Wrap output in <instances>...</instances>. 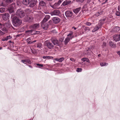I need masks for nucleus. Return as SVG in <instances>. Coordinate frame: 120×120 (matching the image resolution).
<instances>
[{"label": "nucleus", "instance_id": "nucleus-1", "mask_svg": "<svg viewBox=\"0 0 120 120\" xmlns=\"http://www.w3.org/2000/svg\"><path fill=\"white\" fill-rule=\"evenodd\" d=\"M14 16L12 17L13 23L14 26L15 27H17L21 25L22 22L18 18L16 17V15H14Z\"/></svg>", "mask_w": 120, "mask_h": 120}, {"label": "nucleus", "instance_id": "nucleus-2", "mask_svg": "<svg viewBox=\"0 0 120 120\" xmlns=\"http://www.w3.org/2000/svg\"><path fill=\"white\" fill-rule=\"evenodd\" d=\"M65 15L67 18L69 19H71L73 18V13L72 12L70 11H66L65 13Z\"/></svg>", "mask_w": 120, "mask_h": 120}, {"label": "nucleus", "instance_id": "nucleus-3", "mask_svg": "<svg viewBox=\"0 0 120 120\" xmlns=\"http://www.w3.org/2000/svg\"><path fill=\"white\" fill-rule=\"evenodd\" d=\"M17 16L20 18H22L25 15V14L23 11L21 9L18 10L16 12Z\"/></svg>", "mask_w": 120, "mask_h": 120}, {"label": "nucleus", "instance_id": "nucleus-4", "mask_svg": "<svg viewBox=\"0 0 120 120\" xmlns=\"http://www.w3.org/2000/svg\"><path fill=\"white\" fill-rule=\"evenodd\" d=\"M46 22H42V21L41 22V27L44 29L46 30L48 28L49 24L48 23L50 22L49 21V22H48V23H45Z\"/></svg>", "mask_w": 120, "mask_h": 120}, {"label": "nucleus", "instance_id": "nucleus-5", "mask_svg": "<svg viewBox=\"0 0 120 120\" xmlns=\"http://www.w3.org/2000/svg\"><path fill=\"white\" fill-rule=\"evenodd\" d=\"M45 43H46V45L47 46L48 48L49 49H52L54 45L51 42H50L49 40L45 41Z\"/></svg>", "mask_w": 120, "mask_h": 120}, {"label": "nucleus", "instance_id": "nucleus-6", "mask_svg": "<svg viewBox=\"0 0 120 120\" xmlns=\"http://www.w3.org/2000/svg\"><path fill=\"white\" fill-rule=\"evenodd\" d=\"M1 15H2V18L4 20H7L9 19L10 15L9 14L5 13L4 14H1Z\"/></svg>", "mask_w": 120, "mask_h": 120}, {"label": "nucleus", "instance_id": "nucleus-7", "mask_svg": "<svg viewBox=\"0 0 120 120\" xmlns=\"http://www.w3.org/2000/svg\"><path fill=\"white\" fill-rule=\"evenodd\" d=\"M37 2L36 0H31L30 1L28 6L31 7H33L36 5Z\"/></svg>", "mask_w": 120, "mask_h": 120}, {"label": "nucleus", "instance_id": "nucleus-8", "mask_svg": "<svg viewBox=\"0 0 120 120\" xmlns=\"http://www.w3.org/2000/svg\"><path fill=\"white\" fill-rule=\"evenodd\" d=\"M60 14V12L59 10H55L51 13V15H59Z\"/></svg>", "mask_w": 120, "mask_h": 120}, {"label": "nucleus", "instance_id": "nucleus-9", "mask_svg": "<svg viewBox=\"0 0 120 120\" xmlns=\"http://www.w3.org/2000/svg\"><path fill=\"white\" fill-rule=\"evenodd\" d=\"M51 39L52 42L54 45H58V42L56 38H52Z\"/></svg>", "mask_w": 120, "mask_h": 120}, {"label": "nucleus", "instance_id": "nucleus-10", "mask_svg": "<svg viewBox=\"0 0 120 120\" xmlns=\"http://www.w3.org/2000/svg\"><path fill=\"white\" fill-rule=\"evenodd\" d=\"M71 3V1L69 0H66L63 3L61 6L62 7L64 6L69 4Z\"/></svg>", "mask_w": 120, "mask_h": 120}, {"label": "nucleus", "instance_id": "nucleus-11", "mask_svg": "<svg viewBox=\"0 0 120 120\" xmlns=\"http://www.w3.org/2000/svg\"><path fill=\"white\" fill-rule=\"evenodd\" d=\"M54 23L56 24L59 22L60 21V19L57 17H54L52 19Z\"/></svg>", "mask_w": 120, "mask_h": 120}, {"label": "nucleus", "instance_id": "nucleus-12", "mask_svg": "<svg viewBox=\"0 0 120 120\" xmlns=\"http://www.w3.org/2000/svg\"><path fill=\"white\" fill-rule=\"evenodd\" d=\"M40 25L39 23H36L32 25L31 27L33 30L37 29L39 28Z\"/></svg>", "mask_w": 120, "mask_h": 120}, {"label": "nucleus", "instance_id": "nucleus-13", "mask_svg": "<svg viewBox=\"0 0 120 120\" xmlns=\"http://www.w3.org/2000/svg\"><path fill=\"white\" fill-rule=\"evenodd\" d=\"M62 2V1L61 0H59L57 3L55 4L53 6V8L55 9L57 8H58V6H59Z\"/></svg>", "mask_w": 120, "mask_h": 120}, {"label": "nucleus", "instance_id": "nucleus-14", "mask_svg": "<svg viewBox=\"0 0 120 120\" xmlns=\"http://www.w3.org/2000/svg\"><path fill=\"white\" fill-rule=\"evenodd\" d=\"M113 39L116 41H120V34H115L114 36Z\"/></svg>", "mask_w": 120, "mask_h": 120}, {"label": "nucleus", "instance_id": "nucleus-15", "mask_svg": "<svg viewBox=\"0 0 120 120\" xmlns=\"http://www.w3.org/2000/svg\"><path fill=\"white\" fill-rule=\"evenodd\" d=\"M21 62L25 64H26V63H28L29 64H30L31 62L30 60L27 59L24 60H22Z\"/></svg>", "mask_w": 120, "mask_h": 120}, {"label": "nucleus", "instance_id": "nucleus-16", "mask_svg": "<svg viewBox=\"0 0 120 120\" xmlns=\"http://www.w3.org/2000/svg\"><path fill=\"white\" fill-rule=\"evenodd\" d=\"M33 18L31 16H29L26 17V20L28 22H31Z\"/></svg>", "mask_w": 120, "mask_h": 120}, {"label": "nucleus", "instance_id": "nucleus-17", "mask_svg": "<svg viewBox=\"0 0 120 120\" xmlns=\"http://www.w3.org/2000/svg\"><path fill=\"white\" fill-rule=\"evenodd\" d=\"M30 0H23L22 3L24 5L27 6L28 5Z\"/></svg>", "mask_w": 120, "mask_h": 120}, {"label": "nucleus", "instance_id": "nucleus-18", "mask_svg": "<svg viewBox=\"0 0 120 120\" xmlns=\"http://www.w3.org/2000/svg\"><path fill=\"white\" fill-rule=\"evenodd\" d=\"M50 16L49 15H46L45 17L42 21V22H46L49 19Z\"/></svg>", "mask_w": 120, "mask_h": 120}, {"label": "nucleus", "instance_id": "nucleus-19", "mask_svg": "<svg viewBox=\"0 0 120 120\" xmlns=\"http://www.w3.org/2000/svg\"><path fill=\"white\" fill-rule=\"evenodd\" d=\"M109 44L110 46L112 48H116V44H114L113 43L112 41H110L109 42Z\"/></svg>", "mask_w": 120, "mask_h": 120}, {"label": "nucleus", "instance_id": "nucleus-20", "mask_svg": "<svg viewBox=\"0 0 120 120\" xmlns=\"http://www.w3.org/2000/svg\"><path fill=\"white\" fill-rule=\"evenodd\" d=\"M101 27L99 26V25L98 24L94 28L92 32H95L96 31L98 30Z\"/></svg>", "mask_w": 120, "mask_h": 120}, {"label": "nucleus", "instance_id": "nucleus-21", "mask_svg": "<svg viewBox=\"0 0 120 120\" xmlns=\"http://www.w3.org/2000/svg\"><path fill=\"white\" fill-rule=\"evenodd\" d=\"M12 38V37L10 36H8L6 37H4L2 39L3 41H7L8 39H11Z\"/></svg>", "mask_w": 120, "mask_h": 120}, {"label": "nucleus", "instance_id": "nucleus-22", "mask_svg": "<svg viewBox=\"0 0 120 120\" xmlns=\"http://www.w3.org/2000/svg\"><path fill=\"white\" fill-rule=\"evenodd\" d=\"M64 57H61L60 58L58 59V58H56L54 59V60L56 61H58L60 62H62V61H63L64 60Z\"/></svg>", "mask_w": 120, "mask_h": 120}, {"label": "nucleus", "instance_id": "nucleus-23", "mask_svg": "<svg viewBox=\"0 0 120 120\" xmlns=\"http://www.w3.org/2000/svg\"><path fill=\"white\" fill-rule=\"evenodd\" d=\"M120 30V28L119 26H116L113 29L114 32H118Z\"/></svg>", "mask_w": 120, "mask_h": 120}, {"label": "nucleus", "instance_id": "nucleus-24", "mask_svg": "<svg viewBox=\"0 0 120 120\" xmlns=\"http://www.w3.org/2000/svg\"><path fill=\"white\" fill-rule=\"evenodd\" d=\"M80 8H79L74 9L73 10V11L76 14H77L79 11Z\"/></svg>", "mask_w": 120, "mask_h": 120}, {"label": "nucleus", "instance_id": "nucleus-25", "mask_svg": "<svg viewBox=\"0 0 120 120\" xmlns=\"http://www.w3.org/2000/svg\"><path fill=\"white\" fill-rule=\"evenodd\" d=\"M8 10L10 13H11L14 11L13 8L11 6L9 8Z\"/></svg>", "mask_w": 120, "mask_h": 120}, {"label": "nucleus", "instance_id": "nucleus-26", "mask_svg": "<svg viewBox=\"0 0 120 120\" xmlns=\"http://www.w3.org/2000/svg\"><path fill=\"white\" fill-rule=\"evenodd\" d=\"M70 40V39L69 38H66L64 41L65 44L66 45H67Z\"/></svg>", "mask_w": 120, "mask_h": 120}, {"label": "nucleus", "instance_id": "nucleus-27", "mask_svg": "<svg viewBox=\"0 0 120 120\" xmlns=\"http://www.w3.org/2000/svg\"><path fill=\"white\" fill-rule=\"evenodd\" d=\"M81 60L83 61H86L89 63H90V62L89 59L87 58H82L81 59Z\"/></svg>", "mask_w": 120, "mask_h": 120}, {"label": "nucleus", "instance_id": "nucleus-28", "mask_svg": "<svg viewBox=\"0 0 120 120\" xmlns=\"http://www.w3.org/2000/svg\"><path fill=\"white\" fill-rule=\"evenodd\" d=\"M103 11H102L100 12H99L95 14V15L96 16H98L100 15H101L103 14Z\"/></svg>", "mask_w": 120, "mask_h": 120}, {"label": "nucleus", "instance_id": "nucleus-29", "mask_svg": "<svg viewBox=\"0 0 120 120\" xmlns=\"http://www.w3.org/2000/svg\"><path fill=\"white\" fill-rule=\"evenodd\" d=\"M72 32H70V33L68 35V38H69L70 40L72 39V38L73 37V36L72 35Z\"/></svg>", "mask_w": 120, "mask_h": 120}, {"label": "nucleus", "instance_id": "nucleus-30", "mask_svg": "<svg viewBox=\"0 0 120 120\" xmlns=\"http://www.w3.org/2000/svg\"><path fill=\"white\" fill-rule=\"evenodd\" d=\"M104 22L103 21L101 20L99 21L98 24L99 26L101 27V26L103 25V24L104 23Z\"/></svg>", "mask_w": 120, "mask_h": 120}, {"label": "nucleus", "instance_id": "nucleus-31", "mask_svg": "<svg viewBox=\"0 0 120 120\" xmlns=\"http://www.w3.org/2000/svg\"><path fill=\"white\" fill-rule=\"evenodd\" d=\"M27 42L28 43V44H32V42H31V39L30 37L28 38L27 39Z\"/></svg>", "mask_w": 120, "mask_h": 120}, {"label": "nucleus", "instance_id": "nucleus-32", "mask_svg": "<svg viewBox=\"0 0 120 120\" xmlns=\"http://www.w3.org/2000/svg\"><path fill=\"white\" fill-rule=\"evenodd\" d=\"M40 4L41 6H44L45 5V4L43 1H41L40 2Z\"/></svg>", "mask_w": 120, "mask_h": 120}, {"label": "nucleus", "instance_id": "nucleus-33", "mask_svg": "<svg viewBox=\"0 0 120 120\" xmlns=\"http://www.w3.org/2000/svg\"><path fill=\"white\" fill-rule=\"evenodd\" d=\"M5 9L4 8H0V12L1 13L5 11Z\"/></svg>", "mask_w": 120, "mask_h": 120}, {"label": "nucleus", "instance_id": "nucleus-34", "mask_svg": "<svg viewBox=\"0 0 120 120\" xmlns=\"http://www.w3.org/2000/svg\"><path fill=\"white\" fill-rule=\"evenodd\" d=\"M108 64V63H102L100 64V65L101 66L107 65Z\"/></svg>", "mask_w": 120, "mask_h": 120}, {"label": "nucleus", "instance_id": "nucleus-35", "mask_svg": "<svg viewBox=\"0 0 120 120\" xmlns=\"http://www.w3.org/2000/svg\"><path fill=\"white\" fill-rule=\"evenodd\" d=\"M15 0H6V2L8 3H11L14 2Z\"/></svg>", "mask_w": 120, "mask_h": 120}, {"label": "nucleus", "instance_id": "nucleus-36", "mask_svg": "<svg viewBox=\"0 0 120 120\" xmlns=\"http://www.w3.org/2000/svg\"><path fill=\"white\" fill-rule=\"evenodd\" d=\"M33 32V30H28L26 31V34H31Z\"/></svg>", "mask_w": 120, "mask_h": 120}, {"label": "nucleus", "instance_id": "nucleus-37", "mask_svg": "<svg viewBox=\"0 0 120 120\" xmlns=\"http://www.w3.org/2000/svg\"><path fill=\"white\" fill-rule=\"evenodd\" d=\"M116 15L118 16H120V12L116 11Z\"/></svg>", "mask_w": 120, "mask_h": 120}, {"label": "nucleus", "instance_id": "nucleus-38", "mask_svg": "<svg viewBox=\"0 0 120 120\" xmlns=\"http://www.w3.org/2000/svg\"><path fill=\"white\" fill-rule=\"evenodd\" d=\"M41 43H39L37 44V47L38 48H40L41 47Z\"/></svg>", "mask_w": 120, "mask_h": 120}, {"label": "nucleus", "instance_id": "nucleus-39", "mask_svg": "<svg viewBox=\"0 0 120 120\" xmlns=\"http://www.w3.org/2000/svg\"><path fill=\"white\" fill-rule=\"evenodd\" d=\"M25 11L27 14L29 13L30 12V10L29 9H26Z\"/></svg>", "mask_w": 120, "mask_h": 120}, {"label": "nucleus", "instance_id": "nucleus-40", "mask_svg": "<svg viewBox=\"0 0 120 120\" xmlns=\"http://www.w3.org/2000/svg\"><path fill=\"white\" fill-rule=\"evenodd\" d=\"M37 66H38L39 68L40 67H42L43 66V64H36Z\"/></svg>", "mask_w": 120, "mask_h": 120}, {"label": "nucleus", "instance_id": "nucleus-41", "mask_svg": "<svg viewBox=\"0 0 120 120\" xmlns=\"http://www.w3.org/2000/svg\"><path fill=\"white\" fill-rule=\"evenodd\" d=\"M82 71V69L80 68H78L76 70V71L78 72H81Z\"/></svg>", "mask_w": 120, "mask_h": 120}, {"label": "nucleus", "instance_id": "nucleus-42", "mask_svg": "<svg viewBox=\"0 0 120 120\" xmlns=\"http://www.w3.org/2000/svg\"><path fill=\"white\" fill-rule=\"evenodd\" d=\"M1 30L4 32H5L6 31H7L6 28L4 27L2 28L1 29Z\"/></svg>", "mask_w": 120, "mask_h": 120}, {"label": "nucleus", "instance_id": "nucleus-43", "mask_svg": "<svg viewBox=\"0 0 120 120\" xmlns=\"http://www.w3.org/2000/svg\"><path fill=\"white\" fill-rule=\"evenodd\" d=\"M4 33L0 30V36L4 35Z\"/></svg>", "mask_w": 120, "mask_h": 120}, {"label": "nucleus", "instance_id": "nucleus-44", "mask_svg": "<svg viewBox=\"0 0 120 120\" xmlns=\"http://www.w3.org/2000/svg\"><path fill=\"white\" fill-rule=\"evenodd\" d=\"M85 24L87 25L90 26L91 25V23L89 22H86Z\"/></svg>", "mask_w": 120, "mask_h": 120}, {"label": "nucleus", "instance_id": "nucleus-45", "mask_svg": "<svg viewBox=\"0 0 120 120\" xmlns=\"http://www.w3.org/2000/svg\"><path fill=\"white\" fill-rule=\"evenodd\" d=\"M106 46V44L105 42H103V43L102 46L103 48H104V47H105Z\"/></svg>", "mask_w": 120, "mask_h": 120}, {"label": "nucleus", "instance_id": "nucleus-46", "mask_svg": "<svg viewBox=\"0 0 120 120\" xmlns=\"http://www.w3.org/2000/svg\"><path fill=\"white\" fill-rule=\"evenodd\" d=\"M76 0L78 2L82 3L83 2L84 0Z\"/></svg>", "mask_w": 120, "mask_h": 120}, {"label": "nucleus", "instance_id": "nucleus-47", "mask_svg": "<svg viewBox=\"0 0 120 120\" xmlns=\"http://www.w3.org/2000/svg\"><path fill=\"white\" fill-rule=\"evenodd\" d=\"M53 58V57L51 56H47V59H51Z\"/></svg>", "mask_w": 120, "mask_h": 120}, {"label": "nucleus", "instance_id": "nucleus-48", "mask_svg": "<svg viewBox=\"0 0 120 120\" xmlns=\"http://www.w3.org/2000/svg\"><path fill=\"white\" fill-rule=\"evenodd\" d=\"M3 26L4 25L0 23V28H1L2 27H3Z\"/></svg>", "mask_w": 120, "mask_h": 120}, {"label": "nucleus", "instance_id": "nucleus-49", "mask_svg": "<svg viewBox=\"0 0 120 120\" xmlns=\"http://www.w3.org/2000/svg\"><path fill=\"white\" fill-rule=\"evenodd\" d=\"M63 40H64V39L63 38H60L59 39V41H60L61 42H62V41H63Z\"/></svg>", "mask_w": 120, "mask_h": 120}, {"label": "nucleus", "instance_id": "nucleus-50", "mask_svg": "<svg viewBox=\"0 0 120 120\" xmlns=\"http://www.w3.org/2000/svg\"><path fill=\"white\" fill-rule=\"evenodd\" d=\"M118 11H120V5L118 6Z\"/></svg>", "mask_w": 120, "mask_h": 120}, {"label": "nucleus", "instance_id": "nucleus-51", "mask_svg": "<svg viewBox=\"0 0 120 120\" xmlns=\"http://www.w3.org/2000/svg\"><path fill=\"white\" fill-rule=\"evenodd\" d=\"M70 60L72 61H75L74 59L73 58H71L70 59Z\"/></svg>", "mask_w": 120, "mask_h": 120}, {"label": "nucleus", "instance_id": "nucleus-52", "mask_svg": "<svg viewBox=\"0 0 120 120\" xmlns=\"http://www.w3.org/2000/svg\"><path fill=\"white\" fill-rule=\"evenodd\" d=\"M105 17H103V19H102L101 20L102 21H103L104 22V21H105Z\"/></svg>", "mask_w": 120, "mask_h": 120}, {"label": "nucleus", "instance_id": "nucleus-53", "mask_svg": "<svg viewBox=\"0 0 120 120\" xmlns=\"http://www.w3.org/2000/svg\"><path fill=\"white\" fill-rule=\"evenodd\" d=\"M42 58L44 59H47V56H43Z\"/></svg>", "mask_w": 120, "mask_h": 120}, {"label": "nucleus", "instance_id": "nucleus-54", "mask_svg": "<svg viewBox=\"0 0 120 120\" xmlns=\"http://www.w3.org/2000/svg\"><path fill=\"white\" fill-rule=\"evenodd\" d=\"M117 53L120 56V52L119 51L118 52H117Z\"/></svg>", "mask_w": 120, "mask_h": 120}, {"label": "nucleus", "instance_id": "nucleus-55", "mask_svg": "<svg viewBox=\"0 0 120 120\" xmlns=\"http://www.w3.org/2000/svg\"><path fill=\"white\" fill-rule=\"evenodd\" d=\"M90 0H88L87 3H89L90 2Z\"/></svg>", "mask_w": 120, "mask_h": 120}, {"label": "nucleus", "instance_id": "nucleus-56", "mask_svg": "<svg viewBox=\"0 0 120 120\" xmlns=\"http://www.w3.org/2000/svg\"><path fill=\"white\" fill-rule=\"evenodd\" d=\"M37 41L36 40H35L33 41H32V43H34V42H36V41Z\"/></svg>", "mask_w": 120, "mask_h": 120}, {"label": "nucleus", "instance_id": "nucleus-57", "mask_svg": "<svg viewBox=\"0 0 120 120\" xmlns=\"http://www.w3.org/2000/svg\"><path fill=\"white\" fill-rule=\"evenodd\" d=\"M17 4H18V5H19V6L20 5V4H19V1H17Z\"/></svg>", "mask_w": 120, "mask_h": 120}, {"label": "nucleus", "instance_id": "nucleus-58", "mask_svg": "<svg viewBox=\"0 0 120 120\" xmlns=\"http://www.w3.org/2000/svg\"><path fill=\"white\" fill-rule=\"evenodd\" d=\"M86 7V5L84 6L83 7V9H84V8H85Z\"/></svg>", "mask_w": 120, "mask_h": 120}, {"label": "nucleus", "instance_id": "nucleus-59", "mask_svg": "<svg viewBox=\"0 0 120 120\" xmlns=\"http://www.w3.org/2000/svg\"><path fill=\"white\" fill-rule=\"evenodd\" d=\"M73 28H74V30H76V28H75V27H73Z\"/></svg>", "mask_w": 120, "mask_h": 120}, {"label": "nucleus", "instance_id": "nucleus-60", "mask_svg": "<svg viewBox=\"0 0 120 120\" xmlns=\"http://www.w3.org/2000/svg\"><path fill=\"white\" fill-rule=\"evenodd\" d=\"M29 66L30 68H32V67L31 65H29Z\"/></svg>", "mask_w": 120, "mask_h": 120}, {"label": "nucleus", "instance_id": "nucleus-61", "mask_svg": "<svg viewBox=\"0 0 120 120\" xmlns=\"http://www.w3.org/2000/svg\"><path fill=\"white\" fill-rule=\"evenodd\" d=\"M101 55V54H99L98 55V56L99 57H100V56Z\"/></svg>", "mask_w": 120, "mask_h": 120}, {"label": "nucleus", "instance_id": "nucleus-62", "mask_svg": "<svg viewBox=\"0 0 120 120\" xmlns=\"http://www.w3.org/2000/svg\"><path fill=\"white\" fill-rule=\"evenodd\" d=\"M20 36V34L18 35H17V36Z\"/></svg>", "mask_w": 120, "mask_h": 120}, {"label": "nucleus", "instance_id": "nucleus-63", "mask_svg": "<svg viewBox=\"0 0 120 120\" xmlns=\"http://www.w3.org/2000/svg\"><path fill=\"white\" fill-rule=\"evenodd\" d=\"M2 48L1 47H0V50L1 49H2Z\"/></svg>", "mask_w": 120, "mask_h": 120}, {"label": "nucleus", "instance_id": "nucleus-64", "mask_svg": "<svg viewBox=\"0 0 120 120\" xmlns=\"http://www.w3.org/2000/svg\"><path fill=\"white\" fill-rule=\"evenodd\" d=\"M37 32V33H39V32L38 31H37L36 32Z\"/></svg>", "mask_w": 120, "mask_h": 120}]
</instances>
